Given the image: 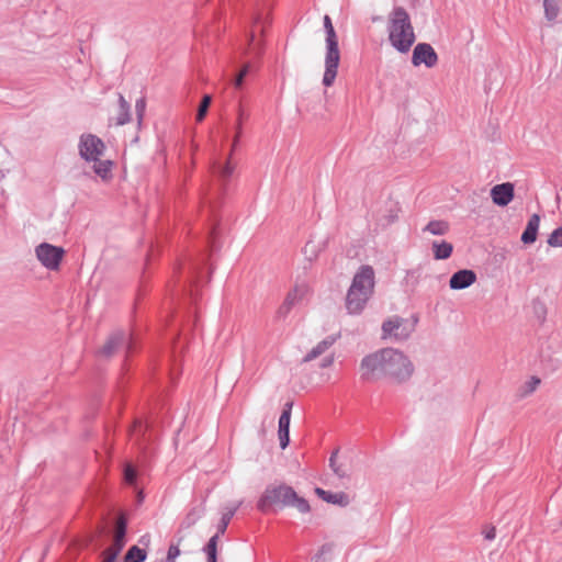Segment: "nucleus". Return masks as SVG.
Returning <instances> with one entry per match:
<instances>
[{
	"instance_id": "obj_1",
	"label": "nucleus",
	"mask_w": 562,
	"mask_h": 562,
	"mask_svg": "<svg viewBox=\"0 0 562 562\" xmlns=\"http://www.w3.org/2000/svg\"><path fill=\"white\" fill-rule=\"evenodd\" d=\"M361 379L369 381L384 376L396 383H403L414 373V364L401 350L383 348L366 356L360 363Z\"/></svg>"
},
{
	"instance_id": "obj_2",
	"label": "nucleus",
	"mask_w": 562,
	"mask_h": 562,
	"mask_svg": "<svg viewBox=\"0 0 562 562\" xmlns=\"http://www.w3.org/2000/svg\"><path fill=\"white\" fill-rule=\"evenodd\" d=\"M273 507H293L301 514L311 510L307 499L299 496L294 488L286 484H269L257 502L258 510L263 514Z\"/></svg>"
},
{
	"instance_id": "obj_3",
	"label": "nucleus",
	"mask_w": 562,
	"mask_h": 562,
	"mask_svg": "<svg viewBox=\"0 0 562 562\" xmlns=\"http://www.w3.org/2000/svg\"><path fill=\"white\" fill-rule=\"evenodd\" d=\"M389 42L398 53H408L416 41L411 16L403 7H395L387 19Z\"/></svg>"
},
{
	"instance_id": "obj_4",
	"label": "nucleus",
	"mask_w": 562,
	"mask_h": 562,
	"mask_svg": "<svg viewBox=\"0 0 562 562\" xmlns=\"http://www.w3.org/2000/svg\"><path fill=\"white\" fill-rule=\"evenodd\" d=\"M324 30L326 33V54L325 71L322 82L325 87H331L337 77L338 66L340 61V52L338 47V37L329 15L324 16Z\"/></svg>"
},
{
	"instance_id": "obj_5",
	"label": "nucleus",
	"mask_w": 562,
	"mask_h": 562,
	"mask_svg": "<svg viewBox=\"0 0 562 562\" xmlns=\"http://www.w3.org/2000/svg\"><path fill=\"white\" fill-rule=\"evenodd\" d=\"M241 503L243 502L240 501L225 508V512L223 513L222 518L217 525V532L210 538L209 542L203 549L206 554L207 562H217V542L220 536L225 533L231 519L234 517Z\"/></svg>"
},
{
	"instance_id": "obj_6",
	"label": "nucleus",
	"mask_w": 562,
	"mask_h": 562,
	"mask_svg": "<svg viewBox=\"0 0 562 562\" xmlns=\"http://www.w3.org/2000/svg\"><path fill=\"white\" fill-rule=\"evenodd\" d=\"M106 150L104 142L94 134H82L78 143V153L86 162L98 160Z\"/></svg>"
},
{
	"instance_id": "obj_7",
	"label": "nucleus",
	"mask_w": 562,
	"mask_h": 562,
	"mask_svg": "<svg viewBox=\"0 0 562 562\" xmlns=\"http://www.w3.org/2000/svg\"><path fill=\"white\" fill-rule=\"evenodd\" d=\"M35 255L43 267L55 271L58 270L60 266L65 250L61 247L54 246L48 243H42L35 247Z\"/></svg>"
},
{
	"instance_id": "obj_8",
	"label": "nucleus",
	"mask_w": 562,
	"mask_h": 562,
	"mask_svg": "<svg viewBox=\"0 0 562 562\" xmlns=\"http://www.w3.org/2000/svg\"><path fill=\"white\" fill-rule=\"evenodd\" d=\"M416 322V319L414 321ZM415 323H409L398 316L386 319L382 324L383 337H394L397 340L407 339L414 330Z\"/></svg>"
},
{
	"instance_id": "obj_9",
	"label": "nucleus",
	"mask_w": 562,
	"mask_h": 562,
	"mask_svg": "<svg viewBox=\"0 0 562 562\" xmlns=\"http://www.w3.org/2000/svg\"><path fill=\"white\" fill-rule=\"evenodd\" d=\"M374 270L371 266L364 265L355 274L349 289L371 296L374 291Z\"/></svg>"
},
{
	"instance_id": "obj_10",
	"label": "nucleus",
	"mask_w": 562,
	"mask_h": 562,
	"mask_svg": "<svg viewBox=\"0 0 562 562\" xmlns=\"http://www.w3.org/2000/svg\"><path fill=\"white\" fill-rule=\"evenodd\" d=\"M121 348H126L127 351H132V339L125 331L115 330L109 336L99 353L104 358H110Z\"/></svg>"
},
{
	"instance_id": "obj_11",
	"label": "nucleus",
	"mask_w": 562,
	"mask_h": 562,
	"mask_svg": "<svg viewBox=\"0 0 562 562\" xmlns=\"http://www.w3.org/2000/svg\"><path fill=\"white\" fill-rule=\"evenodd\" d=\"M437 63H438V55L430 44L418 43L414 47L413 55H412V64L415 67L425 65L427 68H432L437 65Z\"/></svg>"
},
{
	"instance_id": "obj_12",
	"label": "nucleus",
	"mask_w": 562,
	"mask_h": 562,
	"mask_svg": "<svg viewBox=\"0 0 562 562\" xmlns=\"http://www.w3.org/2000/svg\"><path fill=\"white\" fill-rule=\"evenodd\" d=\"M515 196V186L512 182L495 184L491 189V199L497 206H507Z\"/></svg>"
},
{
	"instance_id": "obj_13",
	"label": "nucleus",
	"mask_w": 562,
	"mask_h": 562,
	"mask_svg": "<svg viewBox=\"0 0 562 562\" xmlns=\"http://www.w3.org/2000/svg\"><path fill=\"white\" fill-rule=\"evenodd\" d=\"M370 297L371 296L363 292H356L355 290L349 289L346 296V308L348 310V313H361Z\"/></svg>"
},
{
	"instance_id": "obj_14",
	"label": "nucleus",
	"mask_w": 562,
	"mask_h": 562,
	"mask_svg": "<svg viewBox=\"0 0 562 562\" xmlns=\"http://www.w3.org/2000/svg\"><path fill=\"white\" fill-rule=\"evenodd\" d=\"M337 337L334 335L327 336L322 341H319L315 347H313L302 359L303 363L313 361L321 357L322 355H325L327 350L330 349V347L336 342Z\"/></svg>"
},
{
	"instance_id": "obj_15",
	"label": "nucleus",
	"mask_w": 562,
	"mask_h": 562,
	"mask_svg": "<svg viewBox=\"0 0 562 562\" xmlns=\"http://www.w3.org/2000/svg\"><path fill=\"white\" fill-rule=\"evenodd\" d=\"M315 493L319 498H322L324 502L328 504L339 505L341 507H346L350 503L349 495L345 492H338V493H331L328 491H325L321 487L315 488Z\"/></svg>"
},
{
	"instance_id": "obj_16",
	"label": "nucleus",
	"mask_w": 562,
	"mask_h": 562,
	"mask_svg": "<svg viewBox=\"0 0 562 562\" xmlns=\"http://www.w3.org/2000/svg\"><path fill=\"white\" fill-rule=\"evenodd\" d=\"M539 224H540V216L538 214H532L527 225L521 234L520 240L525 245L533 244L537 240L538 231H539Z\"/></svg>"
},
{
	"instance_id": "obj_17",
	"label": "nucleus",
	"mask_w": 562,
	"mask_h": 562,
	"mask_svg": "<svg viewBox=\"0 0 562 562\" xmlns=\"http://www.w3.org/2000/svg\"><path fill=\"white\" fill-rule=\"evenodd\" d=\"M125 536H126V521L124 518H120L116 522L115 532L113 542L108 550L119 553L125 546Z\"/></svg>"
},
{
	"instance_id": "obj_18",
	"label": "nucleus",
	"mask_w": 562,
	"mask_h": 562,
	"mask_svg": "<svg viewBox=\"0 0 562 562\" xmlns=\"http://www.w3.org/2000/svg\"><path fill=\"white\" fill-rule=\"evenodd\" d=\"M205 505L201 503L190 508L183 520L181 521L182 529H190L193 527L205 514Z\"/></svg>"
},
{
	"instance_id": "obj_19",
	"label": "nucleus",
	"mask_w": 562,
	"mask_h": 562,
	"mask_svg": "<svg viewBox=\"0 0 562 562\" xmlns=\"http://www.w3.org/2000/svg\"><path fill=\"white\" fill-rule=\"evenodd\" d=\"M93 162V171L97 176H99L103 181H108L112 178V167L113 162L109 159L91 160Z\"/></svg>"
},
{
	"instance_id": "obj_20",
	"label": "nucleus",
	"mask_w": 562,
	"mask_h": 562,
	"mask_svg": "<svg viewBox=\"0 0 562 562\" xmlns=\"http://www.w3.org/2000/svg\"><path fill=\"white\" fill-rule=\"evenodd\" d=\"M308 286L304 283L296 284L285 296L284 302L293 307L299 303L307 293Z\"/></svg>"
},
{
	"instance_id": "obj_21",
	"label": "nucleus",
	"mask_w": 562,
	"mask_h": 562,
	"mask_svg": "<svg viewBox=\"0 0 562 562\" xmlns=\"http://www.w3.org/2000/svg\"><path fill=\"white\" fill-rule=\"evenodd\" d=\"M131 120V106L123 94H119V112L116 116V125H124Z\"/></svg>"
},
{
	"instance_id": "obj_22",
	"label": "nucleus",
	"mask_w": 562,
	"mask_h": 562,
	"mask_svg": "<svg viewBox=\"0 0 562 562\" xmlns=\"http://www.w3.org/2000/svg\"><path fill=\"white\" fill-rule=\"evenodd\" d=\"M434 256L436 259H447L450 257L453 250V246L449 243L442 241V243H434Z\"/></svg>"
},
{
	"instance_id": "obj_23",
	"label": "nucleus",
	"mask_w": 562,
	"mask_h": 562,
	"mask_svg": "<svg viewBox=\"0 0 562 562\" xmlns=\"http://www.w3.org/2000/svg\"><path fill=\"white\" fill-rule=\"evenodd\" d=\"M476 281V274L470 269H459V290L469 288Z\"/></svg>"
},
{
	"instance_id": "obj_24",
	"label": "nucleus",
	"mask_w": 562,
	"mask_h": 562,
	"mask_svg": "<svg viewBox=\"0 0 562 562\" xmlns=\"http://www.w3.org/2000/svg\"><path fill=\"white\" fill-rule=\"evenodd\" d=\"M544 15L548 21H554L559 13V0H543Z\"/></svg>"
},
{
	"instance_id": "obj_25",
	"label": "nucleus",
	"mask_w": 562,
	"mask_h": 562,
	"mask_svg": "<svg viewBox=\"0 0 562 562\" xmlns=\"http://www.w3.org/2000/svg\"><path fill=\"white\" fill-rule=\"evenodd\" d=\"M146 551L137 546L131 547L124 558V562H144L146 560Z\"/></svg>"
},
{
	"instance_id": "obj_26",
	"label": "nucleus",
	"mask_w": 562,
	"mask_h": 562,
	"mask_svg": "<svg viewBox=\"0 0 562 562\" xmlns=\"http://www.w3.org/2000/svg\"><path fill=\"white\" fill-rule=\"evenodd\" d=\"M337 456L338 450H335L329 458V467L339 479H345L348 476V471L341 464L337 463Z\"/></svg>"
},
{
	"instance_id": "obj_27",
	"label": "nucleus",
	"mask_w": 562,
	"mask_h": 562,
	"mask_svg": "<svg viewBox=\"0 0 562 562\" xmlns=\"http://www.w3.org/2000/svg\"><path fill=\"white\" fill-rule=\"evenodd\" d=\"M424 231L432 235H443L448 231V224L443 221H431L427 224Z\"/></svg>"
},
{
	"instance_id": "obj_28",
	"label": "nucleus",
	"mask_w": 562,
	"mask_h": 562,
	"mask_svg": "<svg viewBox=\"0 0 562 562\" xmlns=\"http://www.w3.org/2000/svg\"><path fill=\"white\" fill-rule=\"evenodd\" d=\"M211 101H212V98L210 94H205L203 98H202V101L199 105V109H198V113H196V121L198 122H201L204 120L206 113H207V110L210 108V104H211Z\"/></svg>"
},
{
	"instance_id": "obj_29",
	"label": "nucleus",
	"mask_w": 562,
	"mask_h": 562,
	"mask_svg": "<svg viewBox=\"0 0 562 562\" xmlns=\"http://www.w3.org/2000/svg\"><path fill=\"white\" fill-rule=\"evenodd\" d=\"M547 243L551 247H562V226L553 229Z\"/></svg>"
},
{
	"instance_id": "obj_30",
	"label": "nucleus",
	"mask_w": 562,
	"mask_h": 562,
	"mask_svg": "<svg viewBox=\"0 0 562 562\" xmlns=\"http://www.w3.org/2000/svg\"><path fill=\"white\" fill-rule=\"evenodd\" d=\"M290 420L289 412H282L279 418V429L278 434L284 432V435L290 434Z\"/></svg>"
},
{
	"instance_id": "obj_31",
	"label": "nucleus",
	"mask_w": 562,
	"mask_h": 562,
	"mask_svg": "<svg viewBox=\"0 0 562 562\" xmlns=\"http://www.w3.org/2000/svg\"><path fill=\"white\" fill-rule=\"evenodd\" d=\"M232 154H233V151L231 150L225 166H223L218 169V175L224 180H227L233 175V171H234V166L231 164Z\"/></svg>"
},
{
	"instance_id": "obj_32",
	"label": "nucleus",
	"mask_w": 562,
	"mask_h": 562,
	"mask_svg": "<svg viewBox=\"0 0 562 562\" xmlns=\"http://www.w3.org/2000/svg\"><path fill=\"white\" fill-rule=\"evenodd\" d=\"M145 110H146V101H145V98H139L138 100H136L135 102V111H136V115H137V120H138V123L142 122L143 120V116L145 114Z\"/></svg>"
},
{
	"instance_id": "obj_33",
	"label": "nucleus",
	"mask_w": 562,
	"mask_h": 562,
	"mask_svg": "<svg viewBox=\"0 0 562 562\" xmlns=\"http://www.w3.org/2000/svg\"><path fill=\"white\" fill-rule=\"evenodd\" d=\"M541 380L536 376V375H532L526 383H525V394H530L532 393L537 386L540 384Z\"/></svg>"
},
{
	"instance_id": "obj_34",
	"label": "nucleus",
	"mask_w": 562,
	"mask_h": 562,
	"mask_svg": "<svg viewBox=\"0 0 562 562\" xmlns=\"http://www.w3.org/2000/svg\"><path fill=\"white\" fill-rule=\"evenodd\" d=\"M241 119H243V111L240 110L239 114H238L237 124H236V134L233 139V144H232V151L236 148V146L239 142V138L241 136Z\"/></svg>"
},
{
	"instance_id": "obj_35",
	"label": "nucleus",
	"mask_w": 562,
	"mask_h": 562,
	"mask_svg": "<svg viewBox=\"0 0 562 562\" xmlns=\"http://www.w3.org/2000/svg\"><path fill=\"white\" fill-rule=\"evenodd\" d=\"M124 479L128 484H134L136 481V470L131 464L124 469Z\"/></svg>"
},
{
	"instance_id": "obj_36",
	"label": "nucleus",
	"mask_w": 562,
	"mask_h": 562,
	"mask_svg": "<svg viewBox=\"0 0 562 562\" xmlns=\"http://www.w3.org/2000/svg\"><path fill=\"white\" fill-rule=\"evenodd\" d=\"M260 43H256V40H255V33H251L249 35V47H248V50H249V54H254V55H259L260 54Z\"/></svg>"
},
{
	"instance_id": "obj_37",
	"label": "nucleus",
	"mask_w": 562,
	"mask_h": 562,
	"mask_svg": "<svg viewBox=\"0 0 562 562\" xmlns=\"http://www.w3.org/2000/svg\"><path fill=\"white\" fill-rule=\"evenodd\" d=\"M248 70H249V65H245L243 67V69L239 71V74L236 76V78L234 80V86L236 88H240L243 86L244 78L247 76Z\"/></svg>"
},
{
	"instance_id": "obj_38",
	"label": "nucleus",
	"mask_w": 562,
	"mask_h": 562,
	"mask_svg": "<svg viewBox=\"0 0 562 562\" xmlns=\"http://www.w3.org/2000/svg\"><path fill=\"white\" fill-rule=\"evenodd\" d=\"M180 555V549L178 546L171 544L168 549L167 553V562H176L177 558Z\"/></svg>"
},
{
	"instance_id": "obj_39",
	"label": "nucleus",
	"mask_w": 562,
	"mask_h": 562,
	"mask_svg": "<svg viewBox=\"0 0 562 562\" xmlns=\"http://www.w3.org/2000/svg\"><path fill=\"white\" fill-rule=\"evenodd\" d=\"M484 539L487 541H492L496 537V530L493 526H486L482 531Z\"/></svg>"
},
{
	"instance_id": "obj_40",
	"label": "nucleus",
	"mask_w": 562,
	"mask_h": 562,
	"mask_svg": "<svg viewBox=\"0 0 562 562\" xmlns=\"http://www.w3.org/2000/svg\"><path fill=\"white\" fill-rule=\"evenodd\" d=\"M334 360H335V357H334L333 352L325 355L319 363V368L325 369V368L330 367L334 363Z\"/></svg>"
},
{
	"instance_id": "obj_41",
	"label": "nucleus",
	"mask_w": 562,
	"mask_h": 562,
	"mask_svg": "<svg viewBox=\"0 0 562 562\" xmlns=\"http://www.w3.org/2000/svg\"><path fill=\"white\" fill-rule=\"evenodd\" d=\"M291 310H292V307L290 305H288L285 302H283L282 305L277 311V316L279 318H284L288 316V314L290 313Z\"/></svg>"
},
{
	"instance_id": "obj_42",
	"label": "nucleus",
	"mask_w": 562,
	"mask_h": 562,
	"mask_svg": "<svg viewBox=\"0 0 562 562\" xmlns=\"http://www.w3.org/2000/svg\"><path fill=\"white\" fill-rule=\"evenodd\" d=\"M280 440V448L285 449L290 442V434L284 435V432L278 434Z\"/></svg>"
},
{
	"instance_id": "obj_43",
	"label": "nucleus",
	"mask_w": 562,
	"mask_h": 562,
	"mask_svg": "<svg viewBox=\"0 0 562 562\" xmlns=\"http://www.w3.org/2000/svg\"><path fill=\"white\" fill-rule=\"evenodd\" d=\"M104 555H105V558H104V562H115V560H116V558H117L119 553H115V552L110 551V550H108V549H106V550L104 551Z\"/></svg>"
},
{
	"instance_id": "obj_44",
	"label": "nucleus",
	"mask_w": 562,
	"mask_h": 562,
	"mask_svg": "<svg viewBox=\"0 0 562 562\" xmlns=\"http://www.w3.org/2000/svg\"><path fill=\"white\" fill-rule=\"evenodd\" d=\"M215 235H216V229L213 228L212 232L210 233V247H211L212 250L216 249V246H215Z\"/></svg>"
},
{
	"instance_id": "obj_45",
	"label": "nucleus",
	"mask_w": 562,
	"mask_h": 562,
	"mask_svg": "<svg viewBox=\"0 0 562 562\" xmlns=\"http://www.w3.org/2000/svg\"><path fill=\"white\" fill-rule=\"evenodd\" d=\"M449 285L452 290H457V272L452 273L450 277Z\"/></svg>"
},
{
	"instance_id": "obj_46",
	"label": "nucleus",
	"mask_w": 562,
	"mask_h": 562,
	"mask_svg": "<svg viewBox=\"0 0 562 562\" xmlns=\"http://www.w3.org/2000/svg\"><path fill=\"white\" fill-rule=\"evenodd\" d=\"M292 402H288L285 405H284V408L282 412H289V418H291V409H292Z\"/></svg>"
},
{
	"instance_id": "obj_47",
	"label": "nucleus",
	"mask_w": 562,
	"mask_h": 562,
	"mask_svg": "<svg viewBox=\"0 0 562 562\" xmlns=\"http://www.w3.org/2000/svg\"><path fill=\"white\" fill-rule=\"evenodd\" d=\"M325 551H326V546H323L321 549V554L325 553Z\"/></svg>"
},
{
	"instance_id": "obj_48",
	"label": "nucleus",
	"mask_w": 562,
	"mask_h": 562,
	"mask_svg": "<svg viewBox=\"0 0 562 562\" xmlns=\"http://www.w3.org/2000/svg\"><path fill=\"white\" fill-rule=\"evenodd\" d=\"M315 562H325V561H319V555H318Z\"/></svg>"
}]
</instances>
